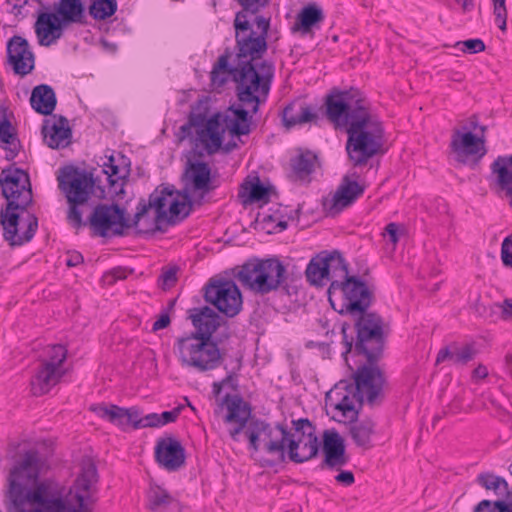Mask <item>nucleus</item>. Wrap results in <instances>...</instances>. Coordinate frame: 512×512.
I'll list each match as a JSON object with an SVG mask.
<instances>
[{"mask_svg":"<svg viewBox=\"0 0 512 512\" xmlns=\"http://www.w3.org/2000/svg\"><path fill=\"white\" fill-rule=\"evenodd\" d=\"M175 348L181 365L198 372L214 370L223 361L220 349L212 339L187 335L177 339Z\"/></svg>","mask_w":512,"mask_h":512,"instance_id":"1a4fd4ad","label":"nucleus"},{"mask_svg":"<svg viewBox=\"0 0 512 512\" xmlns=\"http://www.w3.org/2000/svg\"><path fill=\"white\" fill-rule=\"evenodd\" d=\"M252 37L246 21L240 17L235 23L236 55L234 65L229 64L230 53L222 54L213 65L210 73L211 84L214 88L222 87L231 76L236 84L237 99L244 104L257 106L258 96L254 93L270 90L274 76L272 63L263 60L267 51V41L263 37Z\"/></svg>","mask_w":512,"mask_h":512,"instance_id":"f257e3e1","label":"nucleus"},{"mask_svg":"<svg viewBox=\"0 0 512 512\" xmlns=\"http://www.w3.org/2000/svg\"><path fill=\"white\" fill-rule=\"evenodd\" d=\"M487 375H488V370H487L486 366H484V365H478L473 370V377L474 378L484 379V378L487 377Z\"/></svg>","mask_w":512,"mask_h":512,"instance_id":"680f3d73","label":"nucleus"},{"mask_svg":"<svg viewBox=\"0 0 512 512\" xmlns=\"http://www.w3.org/2000/svg\"><path fill=\"white\" fill-rule=\"evenodd\" d=\"M335 480L344 486H351L355 482V477L351 471H341L335 476Z\"/></svg>","mask_w":512,"mask_h":512,"instance_id":"6e6d98bb","label":"nucleus"},{"mask_svg":"<svg viewBox=\"0 0 512 512\" xmlns=\"http://www.w3.org/2000/svg\"><path fill=\"white\" fill-rule=\"evenodd\" d=\"M44 142L52 149L66 148L71 143L72 131L64 116L53 115L46 119L42 126Z\"/></svg>","mask_w":512,"mask_h":512,"instance_id":"c85d7f7f","label":"nucleus"},{"mask_svg":"<svg viewBox=\"0 0 512 512\" xmlns=\"http://www.w3.org/2000/svg\"><path fill=\"white\" fill-rule=\"evenodd\" d=\"M6 48L7 61L15 74L23 77L32 72L35 66V56L25 38L14 35L8 40Z\"/></svg>","mask_w":512,"mask_h":512,"instance_id":"5701e85b","label":"nucleus"},{"mask_svg":"<svg viewBox=\"0 0 512 512\" xmlns=\"http://www.w3.org/2000/svg\"><path fill=\"white\" fill-rule=\"evenodd\" d=\"M216 188L211 168L206 162H189L185 171L184 192L170 187L155 189L149 195L148 202L141 200L138 203L135 224L149 212H153V224L167 222L174 225L189 216L193 206L192 198L201 204V200Z\"/></svg>","mask_w":512,"mask_h":512,"instance_id":"7ed1b4c3","label":"nucleus"},{"mask_svg":"<svg viewBox=\"0 0 512 512\" xmlns=\"http://www.w3.org/2000/svg\"><path fill=\"white\" fill-rule=\"evenodd\" d=\"M223 387H224V385L220 381L219 382H214L212 384V392H213V395L216 398H218L219 395L221 394V391H222Z\"/></svg>","mask_w":512,"mask_h":512,"instance_id":"0e129e2a","label":"nucleus"},{"mask_svg":"<svg viewBox=\"0 0 512 512\" xmlns=\"http://www.w3.org/2000/svg\"><path fill=\"white\" fill-rule=\"evenodd\" d=\"M155 459L167 471H177L185 464V449L175 437H163L157 440Z\"/></svg>","mask_w":512,"mask_h":512,"instance_id":"a878e982","label":"nucleus"},{"mask_svg":"<svg viewBox=\"0 0 512 512\" xmlns=\"http://www.w3.org/2000/svg\"><path fill=\"white\" fill-rule=\"evenodd\" d=\"M57 181L59 189L64 193L69 204L67 219L73 227L80 228L84 223L79 206L87 203L94 192L93 175L86 170L69 165L59 170Z\"/></svg>","mask_w":512,"mask_h":512,"instance_id":"6e6552de","label":"nucleus"},{"mask_svg":"<svg viewBox=\"0 0 512 512\" xmlns=\"http://www.w3.org/2000/svg\"><path fill=\"white\" fill-rule=\"evenodd\" d=\"M306 277L314 285H323L324 280L327 281V267L323 253L310 261L306 269Z\"/></svg>","mask_w":512,"mask_h":512,"instance_id":"a19ab883","label":"nucleus"},{"mask_svg":"<svg viewBox=\"0 0 512 512\" xmlns=\"http://www.w3.org/2000/svg\"><path fill=\"white\" fill-rule=\"evenodd\" d=\"M191 127L196 128V146L201 145L209 155L221 148L225 128L222 127L220 114H215L207 120L201 115L191 116L189 123L181 129L186 133Z\"/></svg>","mask_w":512,"mask_h":512,"instance_id":"a211bd4d","label":"nucleus"},{"mask_svg":"<svg viewBox=\"0 0 512 512\" xmlns=\"http://www.w3.org/2000/svg\"><path fill=\"white\" fill-rule=\"evenodd\" d=\"M498 306L501 308V318L503 320L512 319V299H505Z\"/></svg>","mask_w":512,"mask_h":512,"instance_id":"4d7b16f0","label":"nucleus"},{"mask_svg":"<svg viewBox=\"0 0 512 512\" xmlns=\"http://www.w3.org/2000/svg\"><path fill=\"white\" fill-rule=\"evenodd\" d=\"M474 512H511L508 505L502 501L482 500L475 508Z\"/></svg>","mask_w":512,"mask_h":512,"instance_id":"a18cd8bd","label":"nucleus"},{"mask_svg":"<svg viewBox=\"0 0 512 512\" xmlns=\"http://www.w3.org/2000/svg\"><path fill=\"white\" fill-rule=\"evenodd\" d=\"M237 278L246 288L265 295L283 284L286 279V268L275 258L249 261L241 266Z\"/></svg>","mask_w":512,"mask_h":512,"instance_id":"9d476101","label":"nucleus"},{"mask_svg":"<svg viewBox=\"0 0 512 512\" xmlns=\"http://www.w3.org/2000/svg\"><path fill=\"white\" fill-rule=\"evenodd\" d=\"M325 108L327 119L336 128L348 129L353 121L370 111V104L358 89H334L325 98Z\"/></svg>","mask_w":512,"mask_h":512,"instance_id":"9b49d317","label":"nucleus"},{"mask_svg":"<svg viewBox=\"0 0 512 512\" xmlns=\"http://www.w3.org/2000/svg\"><path fill=\"white\" fill-rule=\"evenodd\" d=\"M188 318L191 320L196 331L190 336H198L211 339L213 333L221 325L223 319L208 306L196 307L188 310Z\"/></svg>","mask_w":512,"mask_h":512,"instance_id":"c756f323","label":"nucleus"},{"mask_svg":"<svg viewBox=\"0 0 512 512\" xmlns=\"http://www.w3.org/2000/svg\"><path fill=\"white\" fill-rule=\"evenodd\" d=\"M357 177L355 172L345 175L333 196L323 201L324 210L328 215H338L363 195L365 186L352 179Z\"/></svg>","mask_w":512,"mask_h":512,"instance_id":"aec40b11","label":"nucleus"},{"mask_svg":"<svg viewBox=\"0 0 512 512\" xmlns=\"http://www.w3.org/2000/svg\"><path fill=\"white\" fill-rule=\"evenodd\" d=\"M324 20V14L316 4L305 6L297 15L296 21L292 27L293 32H300L302 35L309 34L313 27Z\"/></svg>","mask_w":512,"mask_h":512,"instance_id":"c9c22d12","label":"nucleus"},{"mask_svg":"<svg viewBox=\"0 0 512 512\" xmlns=\"http://www.w3.org/2000/svg\"><path fill=\"white\" fill-rule=\"evenodd\" d=\"M148 507L151 512H183L180 501L161 486L150 487Z\"/></svg>","mask_w":512,"mask_h":512,"instance_id":"473e14b6","label":"nucleus"},{"mask_svg":"<svg viewBox=\"0 0 512 512\" xmlns=\"http://www.w3.org/2000/svg\"><path fill=\"white\" fill-rule=\"evenodd\" d=\"M269 91L270 90L264 92L265 94H262V92L254 93V95L258 96L256 108H254L255 103L246 105L239 101L237 106H231L228 109V113L223 118V122L230 134L239 137L250 133L252 115L257 113L260 104L266 101Z\"/></svg>","mask_w":512,"mask_h":512,"instance_id":"412c9836","label":"nucleus"},{"mask_svg":"<svg viewBox=\"0 0 512 512\" xmlns=\"http://www.w3.org/2000/svg\"><path fill=\"white\" fill-rule=\"evenodd\" d=\"M340 296L344 302L340 313H348L355 318L356 348L373 360L381 354L385 346V325L376 313L367 312L372 303V293L366 284L355 276H348L340 284H330L328 297L335 308L334 297Z\"/></svg>","mask_w":512,"mask_h":512,"instance_id":"20e7f679","label":"nucleus"},{"mask_svg":"<svg viewBox=\"0 0 512 512\" xmlns=\"http://www.w3.org/2000/svg\"><path fill=\"white\" fill-rule=\"evenodd\" d=\"M286 457L294 463H303L317 456L319 441L315 426L307 419L292 421Z\"/></svg>","mask_w":512,"mask_h":512,"instance_id":"4468645a","label":"nucleus"},{"mask_svg":"<svg viewBox=\"0 0 512 512\" xmlns=\"http://www.w3.org/2000/svg\"><path fill=\"white\" fill-rule=\"evenodd\" d=\"M220 407H226L227 414L224 417L226 424H234L229 428L228 433L233 441H239V435L247 431L250 424L256 419L251 417V408L240 396L227 394L219 403Z\"/></svg>","mask_w":512,"mask_h":512,"instance_id":"6ab92c4d","label":"nucleus"},{"mask_svg":"<svg viewBox=\"0 0 512 512\" xmlns=\"http://www.w3.org/2000/svg\"><path fill=\"white\" fill-rule=\"evenodd\" d=\"M170 324V317L168 314H161L160 317L153 323L152 329L158 331L166 328Z\"/></svg>","mask_w":512,"mask_h":512,"instance_id":"bf43d9fd","label":"nucleus"},{"mask_svg":"<svg viewBox=\"0 0 512 512\" xmlns=\"http://www.w3.org/2000/svg\"><path fill=\"white\" fill-rule=\"evenodd\" d=\"M346 132L345 148L354 167L365 166L371 158L383 152L384 129L370 111L353 121Z\"/></svg>","mask_w":512,"mask_h":512,"instance_id":"423d86ee","label":"nucleus"},{"mask_svg":"<svg viewBox=\"0 0 512 512\" xmlns=\"http://www.w3.org/2000/svg\"><path fill=\"white\" fill-rule=\"evenodd\" d=\"M317 157L312 152L300 153L291 160L293 176L296 179L304 180L314 171Z\"/></svg>","mask_w":512,"mask_h":512,"instance_id":"ea45409f","label":"nucleus"},{"mask_svg":"<svg viewBox=\"0 0 512 512\" xmlns=\"http://www.w3.org/2000/svg\"><path fill=\"white\" fill-rule=\"evenodd\" d=\"M236 372L228 371L225 378H223L220 382L223 383L224 386H230L231 388H236Z\"/></svg>","mask_w":512,"mask_h":512,"instance_id":"052dcab7","label":"nucleus"},{"mask_svg":"<svg viewBox=\"0 0 512 512\" xmlns=\"http://www.w3.org/2000/svg\"><path fill=\"white\" fill-rule=\"evenodd\" d=\"M323 257L327 267V281H330V284H340L349 276L347 264L338 251L324 252Z\"/></svg>","mask_w":512,"mask_h":512,"instance_id":"e433bc0d","label":"nucleus"},{"mask_svg":"<svg viewBox=\"0 0 512 512\" xmlns=\"http://www.w3.org/2000/svg\"><path fill=\"white\" fill-rule=\"evenodd\" d=\"M27 0H7V3L13 8H21Z\"/></svg>","mask_w":512,"mask_h":512,"instance_id":"774afa93","label":"nucleus"},{"mask_svg":"<svg viewBox=\"0 0 512 512\" xmlns=\"http://www.w3.org/2000/svg\"><path fill=\"white\" fill-rule=\"evenodd\" d=\"M160 281L163 289H169L174 286L177 281V269L169 268L163 271L160 276Z\"/></svg>","mask_w":512,"mask_h":512,"instance_id":"3c124183","label":"nucleus"},{"mask_svg":"<svg viewBox=\"0 0 512 512\" xmlns=\"http://www.w3.org/2000/svg\"><path fill=\"white\" fill-rule=\"evenodd\" d=\"M349 434L358 447L370 449L375 434V423L371 419L353 422L349 427Z\"/></svg>","mask_w":512,"mask_h":512,"instance_id":"58836bf2","label":"nucleus"},{"mask_svg":"<svg viewBox=\"0 0 512 512\" xmlns=\"http://www.w3.org/2000/svg\"><path fill=\"white\" fill-rule=\"evenodd\" d=\"M477 353L478 351L474 344L458 345L453 343L439 350L436 364L450 360L455 365H466L475 358Z\"/></svg>","mask_w":512,"mask_h":512,"instance_id":"72a5a7b5","label":"nucleus"},{"mask_svg":"<svg viewBox=\"0 0 512 512\" xmlns=\"http://www.w3.org/2000/svg\"><path fill=\"white\" fill-rule=\"evenodd\" d=\"M455 1L462 5V8L464 11H470L474 6L473 0H455Z\"/></svg>","mask_w":512,"mask_h":512,"instance_id":"69168bd1","label":"nucleus"},{"mask_svg":"<svg viewBox=\"0 0 512 512\" xmlns=\"http://www.w3.org/2000/svg\"><path fill=\"white\" fill-rule=\"evenodd\" d=\"M20 213V220H21V224L18 225V233L19 234H23L26 229H27V224H26V218H27V214L28 212L26 211H18Z\"/></svg>","mask_w":512,"mask_h":512,"instance_id":"e2e57ef3","label":"nucleus"},{"mask_svg":"<svg viewBox=\"0 0 512 512\" xmlns=\"http://www.w3.org/2000/svg\"><path fill=\"white\" fill-rule=\"evenodd\" d=\"M491 187L504 193L512 207V155L499 156L491 165Z\"/></svg>","mask_w":512,"mask_h":512,"instance_id":"7c9ffc66","label":"nucleus"},{"mask_svg":"<svg viewBox=\"0 0 512 512\" xmlns=\"http://www.w3.org/2000/svg\"><path fill=\"white\" fill-rule=\"evenodd\" d=\"M181 407H176L170 411H164L160 414V426H163L168 423L175 422L176 419L179 417L181 412Z\"/></svg>","mask_w":512,"mask_h":512,"instance_id":"5fc2aeb1","label":"nucleus"},{"mask_svg":"<svg viewBox=\"0 0 512 512\" xmlns=\"http://www.w3.org/2000/svg\"><path fill=\"white\" fill-rule=\"evenodd\" d=\"M477 482L485 489L493 490L497 495L503 496L509 492L507 482L503 478L493 474H480L477 477Z\"/></svg>","mask_w":512,"mask_h":512,"instance_id":"c03bdc74","label":"nucleus"},{"mask_svg":"<svg viewBox=\"0 0 512 512\" xmlns=\"http://www.w3.org/2000/svg\"><path fill=\"white\" fill-rule=\"evenodd\" d=\"M67 358V349L60 344L51 345L46 348L40 365L32 376L30 385L34 396H42L56 386L66 371L64 362Z\"/></svg>","mask_w":512,"mask_h":512,"instance_id":"ddd939ff","label":"nucleus"},{"mask_svg":"<svg viewBox=\"0 0 512 512\" xmlns=\"http://www.w3.org/2000/svg\"><path fill=\"white\" fill-rule=\"evenodd\" d=\"M450 148L456 154L458 160H463L469 156L482 158L486 154L484 139L468 131L466 127L453 129Z\"/></svg>","mask_w":512,"mask_h":512,"instance_id":"bb28decb","label":"nucleus"},{"mask_svg":"<svg viewBox=\"0 0 512 512\" xmlns=\"http://www.w3.org/2000/svg\"><path fill=\"white\" fill-rule=\"evenodd\" d=\"M37 453L29 451L25 453L22 461L12 471H17L19 476L28 478L29 480L37 479Z\"/></svg>","mask_w":512,"mask_h":512,"instance_id":"37998d69","label":"nucleus"},{"mask_svg":"<svg viewBox=\"0 0 512 512\" xmlns=\"http://www.w3.org/2000/svg\"><path fill=\"white\" fill-rule=\"evenodd\" d=\"M117 10L116 0H91L89 14L95 20H105Z\"/></svg>","mask_w":512,"mask_h":512,"instance_id":"79ce46f5","label":"nucleus"},{"mask_svg":"<svg viewBox=\"0 0 512 512\" xmlns=\"http://www.w3.org/2000/svg\"><path fill=\"white\" fill-rule=\"evenodd\" d=\"M328 398L335 403H331L336 411L341 414L343 420L354 421L358 417L356 405L361 406L363 403V395L354 388V384L346 381L339 382L335 388L328 394Z\"/></svg>","mask_w":512,"mask_h":512,"instance_id":"4be33fe9","label":"nucleus"},{"mask_svg":"<svg viewBox=\"0 0 512 512\" xmlns=\"http://www.w3.org/2000/svg\"><path fill=\"white\" fill-rule=\"evenodd\" d=\"M501 258L504 265L512 267V234L506 237L502 243Z\"/></svg>","mask_w":512,"mask_h":512,"instance_id":"8fccbe9b","label":"nucleus"},{"mask_svg":"<svg viewBox=\"0 0 512 512\" xmlns=\"http://www.w3.org/2000/svg\"><path fill=\"white\" fill-rule=\"evenodd\" d=\"M456 46H461L463 52L476 54L485 50V44L481 39H469L462 42H457Z\"/></svg>","mask_w":512,"mask_h":512,"instance_id":"de8ad7c7","label":"nucleus"},{"mask_svg":"<svg viewBox=\"0 0 512 512\" xmlns=\"http://www.w3.org/2000/svg\"><path fill=\"white\" fill-rule=\"evenodd\" d=\"M96 415L110 423L125 429L132 426L139 428V411L135 407L123 408L114 404H97L90 408Z\"/></svg>","mask_w":512,"mask_h":512,"instance_id":"cd10ccee","label":"nucleus"},{"mask_svg":"<svg viewBox=\"0 0 512 512\" xmlns=\"http://www.w3.org/2000/svg\"><path fill=\"white\" fill-rule=\"evenodd\" d=\"M150 212L144 216H149ZM143 217L135 224V217L132 223L125 216V210L121 209L116 204H98L91 216H90V227L94 232L102 237L108 235H122L126 228L131 226L138 227Z\"/></svg>","mask_w":512,"mask_h":512,"instance_id":"2eb2a0df","label":"nucleus"},{"mask_svg":"<svg viewBox=\"0 0 512 512\" xmlns=\"http://www.w3.org/2000/svg\"><path fill=\"white\" fill-rule=\"evenodd\" d=\"M317 118L313 107L300 99L292 101L282 111V121L288 129L296 125L314 122Z\"/></svg>","mask_w":512,"mask_h":512,"instance_id":"2f4dec72","label":"nucleus"},{"mask_svg":"<svg viewBox=\"0 0 512 512\" xmlns=\"http://www.w3.org/2000/svg\"><path fill=\"white\" fill-rule=\"evenodd\" d=\"M11 124L8 120L0 122V142L4 144H12L14 136L10 131Z\"/></svg>","mask_w":512,"mask_h":512,"instance_id":"603ef678","label":"nucleus"},{"mask_svg":"<svg viewBox=\"0 0 512 512\" xmlns=\"http://www.w3.org/2000/svg\"><path fill=\"white\" fill-rule=\"evenodd\" d=\"M30 104L37 113L51 115L57 104L54 90L46 84L34 87L30 97Z\"/></svg>","mask_w":512,"mask_h":512,"instance_id":"f704fd0d","label":"nucleus"},{"mask_svg":"<svg viewBox=\"0 0 512 512\" xmlns=\"http://www.w3.org/2000/svg\"><path fill=\"white\" fill-rule=\"evenodd\" d=\"M355 351L357 354L366 357L367 364L362 365L357 369L354 374V382L352 384H354V388L363 395V398L366 397L369 404H374L381 395L385 383L384 375L377 365V362L382 357L383 352H381L379 357L370 360L365 352L359 351L356 347ZM382 351H384V349Z\"/></svg>","mask_w":512,"mask_h":512,"instance_id":"f3484780","label":"nucleus"},{"mask_svg":"<svg viewBox=\"0 0 512 512\" xmlns=\"http://www.w3.org/2000/svg\"><path fill=\"white\" fill-rule=\"evenodd\" d=\"M83 256L81 253L79 252H71V253H68V256H67V259H66V265L69 266V267H75V266H78L79 264H81L83 262Z\"/></svg>","mask_w":512,"mask_h":512,"instance_id":"13d9d810","label":"nucleus"},{"mask_svg":"<svg viewBox=\"0 0 512 512\" xmlns=\"http://www.w3.org/2000/svg\"><path fill=\"white\" fill-rule=\"evenodd\" d=\"M270 192L271 188L263 185L259 178L256 177L254 181H246L242 184L239 197L244 204L255 202L267 203L270 199Z\"/></svg>","mask_w":512,"mask_h":512,"instance_id":"4c0bfd02","label":"nucleus"},{"mask_svg":"<svg viewBox=\"0 0 512 512\" xmlns=\"http://www.w3.org/2000/svg\"><path fill=\"white\" fill-rule=\"evenodd\" d=\"M102 172L106 177L108 187L114 194L123 192V187L131 172V162L122 153L105 155Z\"/></svg>","mask_w":512,"mask_h":512,"instance_id":"b1692460","label":"nucleus"},{"mask_svg":"<svg viewBox=\"0 0 512 512\" xmlns=\"http://www.w3.org/2000/svg\"><path fill=\"white\" fill-rule=\"evenodd\" d=\"M32 480L11 471L7 497L17 512H92L97 502L98 473L95 464L86 461L74 484L63 498L48 492L44 483L28 489Z\"/></svg>","mask_w":512,"mask_h":512,"instance_id":"f03ea898","label":"nucleus"},{"mask_svg":"<svg viewBox=\"0 0 512 512\" xmlns=\"http://www.w3.org/2000/svg\"><path fill=\"white\" fill-rule=\"evenodd\" d=\"M289 435L290 431L284 424L271 425L262 419H255L247 431L249 449L254 452L262 449L278 462H285Z\"/></svg>","mask_w":512,"mask_h":512,"instance_id":"f8f14e48","label":"nucleus"},{"mask_svg":"<svg viewBox=\"0 0 512 512\" xmlns=\"http://www.w3.org/2000/svg\"><path fill=\"white\" fill-rule=\"evenodd\" d=\"M402 231H403L402 226H400L397 223L391 222V223L386 225V227L384 229V232H383V235L384 236H388L389 237V241L393 245H396L398 243V241H399L400 234H401Z\"/></svg>","mask_w":512,"mask_h":512,"instance_id":"09e8293b","label":"nucleus"},{"mask_svg":"<svg viewBox=\"0 0 512 512\" xmlns=\"http://www.w3.org/2000/svg\"><path fill=\"white\" fill-rule=\"evenodd\" d=\"M112 275L115 279H125L127 277L125 270H123L121 268L114 269L112 271Z\"/></svg>","mask_w":512,"mask_h":512,"instance_id":"338daca9","label":"nucleus"},{"mask_svg":"<svg viewBox=\"0 0 512 512\" xmlns=\"http://www.w3.org/2000/svg\"><path fill=\"white\" fill-rule=\"evenodd\" d=\"M321 469L341 470L350 460L342 437L335 431H325L323 436Z\"/></svg>","mask_w":512,"mask_h":512,"instance_id":"393cba45","label":"nucleus"},{"mask_svg":"<svg viewBox=\"0 0 512 512\" xmlns=\"http://www.w3.org/2000/svg\"><path fill=\"white\" fill-rule=\"evenodd\" d=\"M160 414L150 413L145 417L139 416V428L141 427H160Z\"/></svg>","mask_w":512,"mask_h":512,"instance_id":"864d4df0","label":"nucleus"},{"mask_svg":"<svg viewBox=\"0 0 512 512\" xmlns=\"http://www.w3.org/2000/svg\"><path fill=\"white\" fill-rule=\"evenodd\" d=\"M0 185L2 195L7 200L6 208L1 209L0 212L4 239L11 246L23 245L34 237L38 228V218L32 213H28L25 220L27 229L23 234L18 233V225L21 224L18 211H27L33 201L29 175L24 170L15 167L3 169L0 174Z\"/></svg>","mask_w":512,"mask_h":512,"instance_id":"39448f33","label":"nucleus"},{"mask_svg":"<svg viewBox=\"0 0 512 512\" xmlns=\"http://www.w3.org/2000/svg\"><path fill=\"white\" fill-rule=\"evenodd\" d=\"M84 23L86 14L82 0H59L54 4V12H43L37 18L35 31L39 44L50 46L62 37L67 26Z\"/></svg>","mask_w":512,"mask_h":512,"instance_id":"0eeeda50","label":"nucleus"},{"mask_svg":"<svg viewBox=\"0 0 512 512\" xmlns=\"http://www.w3.org/2000/svg\"><path fill=\"white\" fill-rule=\"evenodd\" d=\"M205 300L227 317H235L242 310V294L232 280L220 279L205 287Z\"/></svg>","mask_w":512,"mask_h":512,"instance_id":"dca6fc26","label":"nucleus"},{"mask_svg":"<svg viewBox=\"0 0 512 512\" xmlns=\"http://www.w3.org/2000/svg\"><path fill=\"white\" fill-rule=\"evenodd\" d=\"M494 5L495 22L499 29L506 30L507 10L505 0H492Z\"/></svg>","mask_w":512,"mask_h":512,"instance_id":"49530a36","label":"nucleus"}]
</instances>
